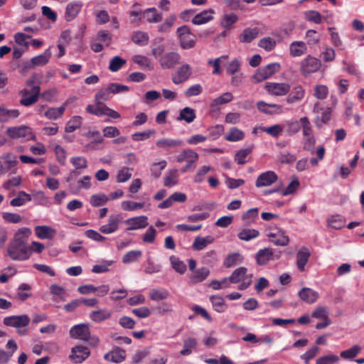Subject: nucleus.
Masks as SVG:
<instances>
[{
	"label": "nucleus",
	"mask_w": 364,
	"mask_h": 364,
	"mask_svg": "<svg viewBox=\"0 0 364 364\" xmlns=\"http://www.w3.org/2000/svg\"><path fill=\"white\" fill-rule=\"evenodd\" d=\"M31 234V229L26 227L16 232L7 247V254L13 260L24 261L30 257L31 252L27 245V240Z\"/></svg>",
	"instance_id": "1"
},
{
	"label": "nucleus",
	"mask_w": 364,
	"mask_h": 364,
	"mask_svg": "<svg viewBox=\"0 0 364 364\" xmlns=\"http://www.w3.org/2000/svg\"><path fill=\"white\" fill-rule=\"evenodd\" d=\"M30 318L26 314L19 316H11L4 318V324L16 328L20 336H25L28 333L26 327L30 323Z\"/></svg>",
	"instance_id": "2"
},
{
	"label": "nucleus",
	"mask_w": 364,
	"mask_h": 364,
	"mask_svg": "<svg viewBox=\"0 0 364 364\" xmlns=\"http://www.w3.org/2000/svg\"><path fill=\"white\" fill-rule=\"evenodd\" d=\"M18 95L21 97L20 105L26 107H31L38 101L41 95V87L37 85L31 89L23 88L19 90Z\"/></svg>",
	"instance_id": "3"
},
{
	"label": "nucleus",
	"mask_w": 364,
	"mask_h": 364,
	"mask_svg": "<svg viewBox=\"0 0 364 364\" xmlns=\"http://www.w3.org/2000/svg\"><path fill=\"white\" fill-rule=\"evenodd\" d=\"M252 277V274H247V269L246 267H240L234 270L229 277V279L232 284L241 282V284L238 286V289L245 290L251 284Z\"/></svg>",
	"instance_id": "4"
},
{
	"label": "nucleus",
	"mask_w": 364,
	"mask_h": 364,
	"mask_svg": "<svg viewBox=\"0 0 364 364\" xmlns=\"http://www.w3.org/2000/svg\"><path fill=\"white\" fill-rule=\"evenodd\" d=\"M321 67V60L309 55L300 63V73L304 77H307L312 73L318 71Z\"/></svg>",
	"instance_id": "5"
},
{
	"label": "nucleus",
	"mask_w": 364,
	"mask_h": 364,
	"mask_svg": "<svg viewBox=\"0 0 364 364\" xmlns=\"http://www.w3.org/2000/svg\"><path fill=\"white\" fill-rule=\"evenodd\" d=\"M176 34L179 40L180 46L183 49H190L195 46V36L191 32V29L187 26L178 27Z\"/></svg>",
	"instance_id": "6"
},
{
	"label": "nucleus",
	"mask_w": 364,
	"mask_h": 364,
	"mask_svg": "<svg viewBox=\"0 0 364 364\" xmlns=\"http://www.w3.org/2000/svg\"><path fill=\"white\" fill-rule=\"evenodd\" d=\"M280 65L279 63H269L266 66L259 68L252 77L255 83L261 82L279 71Z\"/></svg>",
	"instance_id": "7"
},
{
	"label": "nucleus",
	"mask_w": 364,
	"mask_h": 364,
	"mask_svg": "<svg viewBox=\"0 0 364 364\" xmlns=\"http://www.w3.org/2000/svg\"><path fill=\"white\" fill-rule=\"evenodd\" d=\"M180 60V54L177 52L171 51L161 56L159 58V63L163 69H172L179 63Z\"/></svg>",
	"instance_id": "8"
},
{
	"label": "nucleus",
	"mask_w": 364,
	"mask_h": 364,
	"mask_svg": "<svg viewBox=\"0 0 364 364\" xmlns=\"http://www.w3.org/2000/svg\"><path fill=\"white\" fill-rule=\"evenodd\" d=\"M265 88L269 95L274 96H284L290 91V85L284 82H267Z\"/></svg>",
	"instance_id": "9"
},
{
	"label": "nucleus",
	"mask_w": 364,
	"mask_h": 364,
	"mask_svg": "<svg viewBox=\"0 0 364 364\" xmlns=\"http://www.w3.org/2000/svg\"><path fill=\"white\" fill-rule=\"evenodd\" d=\"M90 355V351L87 347L76 346L72 348L69 358L75 363H81L86 360Z\"/></svg>",
	"instance_id": "10"
},
{
	"label": "nucleus",
	"mask_w": 364,
	"mask_h": 364,
	"mask_svg": "<svg viewBox=\"0 0 364 364\" xmlns=\"http://www.w3.org/2000/svg\"><path fill=\"white\" fill-rule=\"evenodd\" d=\"M122 218L120 215H111L109 216L108 223L100 228V231L103 234H112L119 229Z\"/></svg>",
	"instance_id": "11"
},
{
	"label": "nucleus",
	"mask_w": 364,
	"mask_h": 364,
	"mask_svg": "<svg viewBox=\"0 0 364 364\" xmlns=\"http://www.w3.org/2000/svg\"><path fill=\"white\" fill-rule=\"evenodd\" d=\"M90 333L89 327L85 323L75 325L70 330V336L71 338L80 339L85 341H88Z\"/></svg>",
	"instance_id": "12"
},
{
	"label": "nucleus",
	"mask_w": 364,
	"mask_h": 364,
	"mask_svg": "<svg viewBox=\"0 0 364 364\" xmlns=\"http://www.w3.org/2000/svg\"><path fill=\"white\" fill-rule=\"evenodd\" d=\"M52 55L50 47L45 50V51L38 55L33 57L27 67L29 68L35 67H41L46 65L50 60Z\"/></svg>",
	"instance_id": "13"
},
{
	"label": "nucleus",
	"mask_w": 364,
	"mask_h": 364,
	"mask_svg": "<svg viewBox=\"0 0 364 364\" xmlns=\"http://www.w3.org/2000/svg\"><path fill=\"white\" fill-rule=\"evenodd\" d=\"M305 96V90L301 85H296L293 87L290 93L286 99L289 105H294L301 102Z\"/></svg>",
	"instance_id": "14"
},
{
	"label": "nucleus",
	"mask_w": 364,
	"mask_h": 364,
	"mask_svg": "<svg viewBox=\"0 0 364 364\" xmlns=\"http://www.w3.org/2000/svg\"><path fill=\"white\" fill-rule=\"evenodd\" d=\"M192 70L191 68L188 64H183L179 67L172 77V81L175 85H179L186 81L191 75Z\"/></svg>",
	"instance_id": "15"
},
{
	"label": "nucleus",
	"mask_w": 364,
	"mask_h": 364,
	"mask_svg": "<svg viewBox=\"0 0 364 364\" xmlns=\"http://www.w3.org/2000/svg\"><path fill=\"white\" fill-rule=\"evenodd\" d=\"M277 180V174L272 171H267L262 173L255 181L257 188L271 186Z\"/></svg>",
	"instance_id": "16"
},
{
	"label": "nucleus",
	"mask_w": 364,
	"mask_h": 364,
	"mask_svg": "<svg viewBox=\"0 0 364 364\" xmlns=\"http://www.w3.org/2000/svg\"><path fill=\"white\" fill-rule=\"evenodd\" d=\"M258 110L267 114H280L283 112V107L278 104H267L264 101H259L257 103Z\"/></svg>",
	"instance_id": "17"
},
{
	"label": "nucleus",
	"mask_w": 364,
	"mask_h": 364,
	"mask_svg": "<svg viewBox=\"0 0 364 364\" xmlns=\"http://www.w3.org/2000/svg\"><path fill=\"white\" fill-rule=\"evenodd\" d=\"M82 3L80 1H72L67 4L65 8V18L67 21H71L75 19L80 12Z\"/></svg>",
	"instance_id": "18"
},
{
	"label": "nucleus",
	"mask_w": 364,
	"mask_h": 364,
	"mask_svg": "<svg viewBox=\"0 0 364 364\" xmlns=\"http://www.w3.org/2000/svg\"><path fill=\"white\" fill-rule=\"evenodd\" d=\"M127 225V230H138L148 226V218L145 215H140L129 218L124 222Z\"/></svg>",
	"instance_id": "19"
},
{
	"label": "nucleus",
	"mask_w": 364,
	"mask_h": 364,
	"mask_svg": "<svg viewBox=\"0 0 364 364\" xmlns=\"http://www.w3.org/2000/svg\"><path fill=\"white\" fill-rule=\"evenodd\" d=\"M20 111L17 109H8L5 105H0V123H6L20 116Z\"/></svg>",
	"instance_id": "20"
},
{
	"label": "nucleus",
	"mask_w": 364,
	"mask_h": 364,
	"mask_svg": "<svg viewBox=\"0 0 364 364\" xmlns=\"http://www.w3.org/2000/svg\"><path fill=\"white\" fill-rule=\"evenodd\" d=\"M301 300L308 304L315 303L319 297L318 293L308 287L302 288L298 293Z\"/></svg>",
	"instance_id": "21"
},
{
	"label": "nucleus",
	"mask_w": 364,
	"mask_h": 364,
	"mask_svg": "<svg viewBox=\"0 0 364 364\" xmlns=\"http://www.w3.org/2000/svg\"><path fill=\"white\" fill-rule=\"evenodd\" d=\"M30 132V128L25 125L11 127L6 129V134L11 139H19L26 137Z\"/></svg>",
	"instance_id": "22"
},
{
	"label": "nucleus",
	"mask_w": 364,
	"mask_h": 364,
	"mask_svg": "<svg viewBox=\"0 0 364 364\" xmlns=\"http://www.w3.org/2000/svg\"><path fill=\"white\" fill-rule=\"evenodd\" d=\"M126 352L120 348H114L104 355V358L114 363H120L125 360Z\"/></svg>",
	"instance_id": "23"
},
{
	"label": "nucleus",
	"mask_w": 364,
	"mask_h": 364,
	"mask_svg": "<svg viewBox=\"0 0 364 364\" xmlns=\"http://www.w3.org/2000/svg\"><path fill=\"white\" fill-rule=\"evenodd\" d=\"M270 242L278 246H287L289 242V237L282 230H277V233H267Z\"/></svg>",
	"instance_id": "24"
},
{
	"label": "nucleus",
	"mask_w": 364,
	"mask_h": 364,
	"mask_svg": "<svg viewBox=\"0 0 364 364\" xmlns=\"http://www.w3.org/2000/svg\"><path fill=\"white\" fill-rule=\"evenodd\" d=\"M156 145L159 149L166 150L183 146V141L179 139L161 138L157 140Z\"/></svg>",
	"instance_id": "25"
},
{
	"label": "nucleus",
	"mask_w": 364,
	"mask_h": 364,
	"mask_svg": "<svg viewBox=\"0 0 364 364\" xmlns=\"http://www.w3.org/2000/svg\"><path fill=\"white\" fill-rule=\"evenodd\" d=\"M311 253L309 249L306 247H302L296 253V265L298 269L303 272L304 270L305 266L307 264Z\"/></svg>",
	"instance_id": "26"
},
{
	"label": "nucleus",
	"mask_w": 364,
	"mask_h": 364,
	"mask_svg": "<svg viewBox=\"0 0 364 364\" xmlns=\"http://www.w3.org/2000/svg\"><path fill=\"white\" fill-rule=\"evenodd\" d=\"M36 236L41 240L52 239L56 235V230L47 225H38L35 228Z\"/></svg>",
	"instance_id": "27"
},
{
	"label": "nucleus",
	"mask_w": 364,
	"mask_h": 364,
	"mask_svg": "<svg viewBox=\"0 0 364 364\" xmlns=\"http://www.w3.org/2000/svg\"><path fill=\"white\" fill-rule=\"evenodd\" d=\"M307 51V46L303 41H293L289 46V53L292 57H300Z\"/></svg>",
	"instance_id": "28"
},
{
	"label": "nucleus",
	"mask_w": 364,
	"mask_h": 364,
	"mask_svg": "<svg viewBox=\"0 0 364 364\" xmlns=\"http://www.w3.org/2000/svg\"><path fill=\"white\" fill-rule=\"evenodd\" d=\"M214 242V237L211 235H207L205 237L198 236L195 238L192 248L196 251H200L204 250L208 245L212 244Z\"/></svg>",
	"instance_id": "29"
},
{
	"label": "nucleus",
	"mask_w": 364,
	"mask_h": 364,
	"mask_svg": "<svg viewBox=\"0 0 364 364\" xmlns=\"http://www.w3.org/2000/svg\"><path fill=\"white\" fill-rule=\"evenodd\" d=\"M143 16L150 23H155L161 21L162 14L159 12L154 7L146 9L143 12Z\"/></svg>",
	"instance_id": "30"
},
{
	"label": "nucleus",
	"mask_w": 364,
	"mask_h": 364,
	"mask_svg": "<svg viewBox=\"0 0 364 364\" xmlns=\"http://www.w3.org/2000/svg\"><path fill=\"white\" fill-rule=\"evenodd\" d=\"M284 130H285L287 135L292 136L299 132L301 127V118L297 119H291L287 121L283 124Z\"/></svg>",
	"instance_id": "31"
},
{
	"label": "nucleus",
	"mask_w": 364,
	"mask_h": 364,
	"mask_svg": "<svg viewBox=\"0 0 364 364\" xmlns=\"http://www.w3.org/2000/svg\"><path fill=\"white\" fill-rule=\"evenodd\" d=\"M210 274V270L208 267H203L196 269L190 276L191 282L196 284L204 281Z\"/></svg>",
	"instance_id": "32"
},
{
	"label": "nucleus",
	"mask_w": 364,
	"mask_h": 364,
	"mask_svg": "<svg viewBox=\"0 0 364 364\" xmlns=\"http://www.w3.org/2000/svg\"><path fill=\"white\" fill-rule=\"evenodd\" d=\"M273 255L272 249L265 247L259 250L256 254L257 264L259 266L266 264Z\"/></svg>",
	"instance_id": "33"
},
{
	"label": "nucleus",
	"mask_w": 364,
	"mask_h": 364,
	"mask_svg": "<svg viewBox=\"0 0 364 364\" xmlns=\"http://www.w3.org/2000/svg\"><path fill=\"white\" fill-rule=\"evenodd\" d=\"M213 11L212 9L204 10L200 13L196 14L192 19V23L194 25H202L205 24L211 21L213 17L212 14Z\"/></svg>",
	"instance_id": "34"
},
{
	"label": "nucleus",
	"mask_w": 364,
	"mask_h": 364,
	"mask_svg": "<svg viewBox=\"0 0 364 364\" xmlns=\"http://www.w3.org/2000/svg\"><path fill=\"white\" fill-rule=\"evenodd\" d=\"M68 102H64L60 107H50L48 109V110L45 112L44 115L46 118L51 119V120H56L65 112L66 106L68 105Z\"/></svg>",
	"instance_id": "35"
},
{
	"label": "nucleus",
	"mask_w": 364,
	"mask_h": 364,
	"mask_svg": "<svg viewBox=\"0 0 364 364\" xmlns=\"http://www.w3.org/2000/svg\"><path fill=\"white\" fill-rule=\"evenodd\" d=\"M199 158V155L194 150L191 149H183L177 156L176 161L178 163L183 161H197Z\"/></svg>",
	"instance_id": "36"
},
{
	"label": "nucleus",
	"mask_w": 364,
	"mask_h": 364,
	"mask_svg": "<svg viewBox=\"0 0 364 364\" xmlns=\"http://www.w3.org/2000/svg\"><path fill=\"white\" fill-rule=\"evenodd\" d=\"M198 346V341L195 338L188 337L184 339L183 349L180 351V355L188 356L191 355L193 350L196 349Z\"/></svg>",
	"instance_id": "37"
},
{
	"label": "nucleus",
	"mask_w": 364,
	"mask_h": 364,
	"mask_svg": "<svg viewBox=\"0 0 364 364\" xmlns=\"http://www.w3.org/2000/svg\"><path fill=\"white\" fill-rule=\"evenodd\" d=\"M196 117L195 110L191 107H186L180 110L179 115L176 119L178 121H185L190 124L193 122Z\"/></svg>",
	"instance_id": "38"
},
{
	"label": "nucleus",
	"mask_w": 364,
	"mask_h": 364,
	"mask_svg": "<svg viewBox=\"0 0 364 364\" xmlns=\"http://www.w3.org/2000/svg\"><path fill=\"white\" fill-rule=\"evenodd\" d=\"M111 316V312L106 309H101L97 311H93L90 314V318L92 321L96 323H101Z\"/></svg>",
	"instance_id": "39"
},
{
	"label": "nucleus",
	"mask_w": 364,
	"mask_h": 364,
	"mask_svg": "<svg viewBox=\"0 0 364 364\" xmlns=\"http://www.w3.org/2000/svg\"><path fill=\"white\" fill-rule=\"evenodd\" d=\"M259 236V232L256 229L242 228L237 233V237L240 240L247 242L255 239Z\"/></svg>",
	"instance_id": "40"
},
{
	"label": "nucleus",
	"mask_w": 364,
	"mask_h": 364,
	"mask_svg": "<svg viewBox=\"0 0 364 364\" xmlns=\"http://www.w3.org/2000/svg\"><path fill=\"white\" fill-rule=\"evenodd\" d=\"M132 41L136 45L144 46L149 43V36L146 32L136 31L133 33Z\"/></svg>",
	"instance_id": "41"
},
{
	"label": "nucleus",
	"mask_w": 364,
	"mask_h": 364,
	"mask_svg": "<svg viewBox=\"0 0 364 364\" xmlns=\"http://www.w3.org/2000/svg\"><path fill=\"white\" fill-rule=\"evenodd\" d=\"M149 299L154 301H159L166 299L169 296V292L164 288L152 289L150 290Z\"/></svg>",
	"instance_id": "42"
},
{
	"label": "nucleus",
	"mask_w": 364,
	"mask_h": 364,
	"mask_svg": "<svg viewBox=\"0 0 364 364\" xmlns=\"http://www.w3.org/2000/svg\"><path fill=\"white\" fill-rule=\"evenodd\" d=\"M252 146H249L239 150L235 155V161L239 165H242L249 161L250 154L252 152Z\"/></svg>",
	"instance_id": "43"
},
{
	"label": "nucleus",
	"mask_w": 364,
	"mask_h": 364,
	"mask_svg": "<svg viewBox=\"0 0 364 364\" xmlns=\"http://www.w3.org/2000/svg\"><path fill=\"white\" fill-rule=\"evenodd\" d=\"M32 200L31 196L25 191H19L17 196L13 198L10 204L14 207H19L23 205L26 203Z\"/></svg>",
	"instance_id": "44"
},
{
	"label": "nucleus",
	"mask_w": 364,
	"mask_h": 364,
	"mask_svg": "<svg viewBox=\"0 0 364 364\" xmlns=\"http://www.w3.org/2000/svg\"><path fill=\"white\" fill-rule=\"evenodd\" d=\"M258 35V30L256 28H247L243 30L242 33L240 36V41L242 43H250Z\"/></svg>",
	"instance_id": "45"
},
{
	"label": "nucleus",
	"mask_w": 364,
	"mask_h": 364,
	"mask_svg": "<svg viewBox=\"0 0 364 364\" xmlns=\"http://www.w3.org/2000/svg\"><path fill=\"white\" fill-rule=\"evenodd\" d=\"M178 169L173 168L169 170L166 176L164 177V186L169 188L174 186L178 183Z\"/></svg>",
	"instance_id": "46"
},
{
	"label": "nucleus",
	"mask_w": 364,
	"mask_h": 364,
	"mask_svg": "<svg viewBox=\"0 0 364 364\" xmlns=\"http://www.w3.org/2000/svg\"><path fill=\"white\" fill-rule=\"evenodd\" d=\"M176 21V16L174 14H171L165 18L164 21L158 26V31L159 33H168L173 26Z\"/></svg>",
	"instance_id": "47"
},
{
	"label": "nucleus",
	"mask_w": 364,
	"mask_h": 364,
	"mask_svg": "<svg viewBox=\"0 0 364 364\" xmlns=\"http://www.w3.org/2000/svg\"><path fill=\"white\" fill-rule=\"evenodd\" d=\"M232 100L233 96L232 93L230 92H226L220 95L219 97H216L215 99H214L210 104V107L212 109H214L215 107L219 105L227 104L231 102Z\"/></svg>",
	"instance_id": "48"
},
{
	"label": "nucleus",
	"mask_w": 364,
	"mask_h": 364,
	"mask_svg": "<svg viewBox=\"0 0 364 364\" xmlns=\"http://www.w3.org/2000/svg\"><path fill=\"white\" fill-rule=\"evenodd\" d=\"M82 124V118L80 116L73 117L66 124L65 132L70 133L79 129Z\"/></svg>",
	"instance_id": "49"
},
{
	"label": "nucleus",
	"mask_w": 364,
	"mask_h": 364,
	"mask_svg": "<svg viewBox=\"0 0 364 364\" xmlns=\"http://www.w3.org/2000/svg\"><path fill=\"white\" fill-rule=\"evenodd\" d=\"M243 260V257L237 252L228 255L224 260V265L228 267H232L240 264Z\"/></svg>",
	"instance_id": "50"
},
{
	"label": "nucleus",
	"mask_w": 364,
	"mask_h": 364,
	"mask_svg": "<svg viewBox=\"0 0 364 364\" xmlns=\"http://www.w3.org/2000/svg\"><path fill=\"white\" fill-rule=\"evenodd\" d=\"M327 224L328 227L338 230L344 227L345 220L340 215H334L327 219Z\"/></svg>",
	"instance_id": "51"
},
{
	"label": "nucleus",
	"mask_w": 364,
	"mask_h": 364,
	"mask_svg": "<svg viewBox=\"0 0 364 364\" xmlns=\"http://www.w3.org/2000/svg\"><path fill=\"white\" fill-rule=\"evenodd\" d=\"M259 129L267 134H269L274 138H277L283 132V125L274 124L271 127H259Z\"/></svg>",
	"instance_id": "52"
},
{
	"label": "nucleus",
	"mask_w": 364,
	"mask_h": 364,
	"mask_svg": "<svg viewBox=\"0 0 364 364\" xmlns=\"http://www.w3.org/2000/svg\"><path fill=\"white\" fill-rule=\"evenodd\" d=\"M244 137L245 134L242 130L232 127L225 136V139L228 141H238L243 139Z\"/></svg>",
	"instance_id": "53"
},
{
	"label": "nucleus",
	"mask_w": 364,
	"mask_h": 364,
	"mask_svg": "<svg viewBox=\"0 0 364 364\" xmlns=\"http://www.w3.org/2000/svg\"><path fill=\"white\" fill-rule=\"evenodd\" d=\"M134 63L139 65L141 68L144 69H147L149 70H151L154 68L152 63L150 60L144 56L141 55H134L132 58Z\"/></svg>",
	"instance_id": "54"
},
{
	"label": "nucleus",
	"mask_w": 364,
	"mask_h": 364,
	"mask_svg": "<svg viewBox=\"0 0 364 364\" xmlns=\"http://www.w3.org/2000/svg\"><path fill=\"white\" fill-rule=\"evenodd\" d=\"M172 268L178 273L183 274L186 271V264L178 257L172 255L169 258Z\"/></svg>",
	"instance_id": "55"
},
{
	"label": "nucleus",
	"mask_w": 364,
	"mask_h": 364,
	"mask_svg": "<svg viewBox=\"0 0 364 364\" xmlns=\"http://www.w3.org/2000/svg\"><path fill=\"white\" fill-rule=\"evenodd\" d=\"M361 347L355 345L350 348L343 350L341 353V357L346 360H353L360 352Z\"/></svg>",
	"instance_id": "56"
},
{
	"label": "nucleus",
	"mask_w": 364,
	"mask_h": 364,
	"mask_svg": "<svg viewBox=\"0 0 364 364\" xmlns=\"http://www.w3.org/2000/svg\"><path fill=\"white\" fill-rule=\"evenodd\" d=\"M241 68V62L237 58H234L227 63L225 65L226 73L229 75L236 74Z\"/></svg>",
	"instance_id": "57"
},
{
	"label": "nucleus",
	"mask_w": 364,
	"mask_h": 364,
	"mask_svg": "<svg viewBox=\"0 0 364 364\" xmlns=\"http://www.w3.org/2000/svg\"><path fill=\"white\" fill-rule=\"evenodd\" d=\"M210 300L212 303L214 309L216 311L222 313L226 310V305L225 304L224 299L221 296H212L210 298Z\"/></svg>",
	"instance_id": "58"
},
{
	"label": "nucleus",
	"mask_w": 364,
	"mask_h": 364,
	"mask_svg": "<svg viewBox=\"0 0 364 364\" xmlns=\"http://www.w3.org/2000/svg\"><path fill=\"white\" fill-rule=\"evenodd\" d=\"M111 98V93L108 87L106 89L100 90L95 95V101L97 105H102Z\"/></svg>",
	"instance_id": "59"
},
{
	"label": "nucleus",
	"mask_w": 364,
	"mask_h": 364,
	"mask_svg": "<svg viewBox=\"0 0 364 364\" xmlns=\"http://www.w3.org/2000/svg\"><path fill=\"white\" fill-rule=\"evenodd\" d=\"M113 261L102 260L100 264L92 266V272L95 274L105 273L109 271V267L112 266Z\"/></svg>",
	"instance_id": "60"
},
{
	"label": "nucleus",
	"mask_w": 364,
	"mask_h": 364,
	"mask_svg": "<svg viewBox=\"0 0 364 364\" xmlns=\"http://www.w3.org/2000/svg\"><path fill=\"white\" fill-rule=\"evenodd\" d=\"M109 200L105 194H95L90 197V204L93 207H99L105 205Z\"/></svg>",
	"instance_id": "61"
},
{
	"label": "nucleus",
	"mask_w": 364,
	"mask_h": 364,
	"mask_svg": "<svg viewBox=\"0 0 364 364\" xmlns=\"http://www.w3.org/2000/svg\"><path fill=\"white\" fill-rule=\"evenodd\" d=\"M31 289V287L26 283L21 284L17 289V295L19 299L21 301H25L29 296H31V294L29 292Z\"/></svg>",
	"instance_id": "62"
},
{
	"label": "nucleus",
	"mask_w": 364,
	"mask_h": 364,
	"mask_svg": "<svg viewBox=\"0 0 364 364\" xmlns=\"http://www.w3.org/2000/svg\"><path fill=\"white\" fill-rule=\"evenodd\" d=\"M276 44V41L270 37L263 38L258 43V46L266 51L272 50L275 48Z\"/></svg>",
	"instance_id": "63"
},
{
	"label": "nucleus",
	"mask_w": 364,
	"mask_h": 364,
	"mask_svg": "<svg viewBox=\"0 0 364 364\" xmlns=\"http://www.w3.org/2000/svg\"><path fill=\"white\" fill-rule=\"evenodd\" d=\"M340 360L338 355L334 354H327L318 358L316 360V364H336Z\"/></svg>",
	"instance_id": "64"
}]
</instances>
